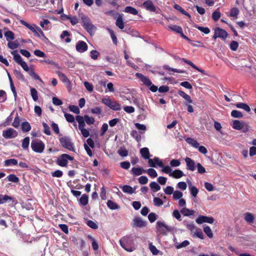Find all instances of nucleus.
Here are the masks:
<instances>
[{
  "label": "nucleus",
  "instance_id": "f257e3e1",
  "mask_svg": "<svg viewBox=\"0 0 256 256\" xmlns=\"http://www.w3.org/2000/svg\"><path fill=\"white\" fill-rule=\"evenodd\" d=\"M121 246L126 250L132 252L135 250L134 244L132 236H126L120 240Z\"/></svg>",
  "mask_w": 256,
  "mask_h": 256
},
{
  "label": "nucleus",
  "instance_id": "f03ea898",
  "mask_svg": "<svg viewBox=\"0 0 256 256\" xmlns=\"http://www.w3.org/2000/svg\"><path fill=\"white\" fill-rule=\"evenodd\" d=\"M82 26L90 34H94L96 30V27L93 25L90 20L86 16L83 15L81 17Z\"/></svg>",
  "mask_w": 256,
  "mask_h": 256
},
{
  "label": "nucleus",
  "instance_id": "7ed1b4c3",
  "mask_svg": "<svg viewBox=\"0 0 256 256\" xmlns=\"http://www.w3.org/2000/svg\"><path fill=\"white\" fill-rule=\"evenodd\" d=\"M232 126L235 130H242L244 132H247L250 129V126L242 120H234Z\"/></svg>",
  "mask_w": 256,
  "mask_h": 256
},
{
  "label": "nucleus",
  "instance_id": "20e7f679",
  "mask_svg": "<svg viewBox=\"0 0 256 256\" xmlns=\"http://www.w3.org/2000/svg\"><path fill=\"white\" fill-rule=\"evenodd\" d=\"M12 54L14 56V60L18 64H20L22 68L26 72L29 71V68L26 63L24 62L21 56L18 54L16 50H14L11 52Z\"/></svg>",
  "mask_w": 256,
  "mask_h": 256
},
{
  "label": "nucleus",
  "instance_id": "39448f33",
  "mask_svg": "<svg viewBox=\"0 0 256 256\" xmlns=\"http://www.w3.org/2000/svg\"><path fill=\"white\" fill-rule=\"evenodd\" d=\"M102 102L104 104L114 110H121V106L116 101L112 100L108 98H104Z\"/></svg>",
  "mask_w": 256,
  "mask_h": 256
},
{
  "label": "nucleus",
  "instance_id": "423d86ee",
  "mask_svg": "<svg viewBox=\"0 0 256 256\" xmlns=\"http://www.w3.org/2000/svg\"><path fill=\"white\" fill-rule=\"evenodd\" d=\"M31 148L34 152L42 153L44 149L45 145L42 140H32Z\"/></svg>",
  "mask_w": 256,
  "mask_h": 256
},
{
  "label": "nucleus",
  "instance_id": "0eeeda50",
  "mask_svg": "<svg viewBox=\"0 0 256 256\" xmlns=\"http://www.w3.org/2000/svg\"><path fill=\"white\" fill-rule=\"evenodd\" d=\"M62 146L70 150L74 151V146L71 139L68 136H64L60 138Z\"/></svg>",
  "mask_w": 256,
  "mask_h": 256
},
{
  "label": "nucleus",
  "instance_id": "6e6552de",
  "mask_svg": "<svg viewBox=\"0 0 256 256\" xmlns=\"http://www.w3.org/2000/svg\"><path fill=\"white\" fill-rule=\"evenodd\" d=\"M74 158L67 154H62L57 160L56 164L61 166H66L68 163V160H73Z\"/></svg>",
  "mask_w": 256,
  "mask_h": 256
},
{
  "label": "nucleus",
  "instance_id": "1a4fd4ad",
  "mask_svg": "<svg viewBox=\"0 0 256 256\" xmlns=\"http://www.w3.org/2000/svg\"><path fill=\"white\" fill-rule=\"evenodd\" d=\"M156 228L160 234H166L168 232H170L172 230L170 226L160 221L156 222Z\"/></svg>",
  "mask_w": 256,
  "mask_h": 256
},
{
  "label": "nucleus",
  "instance_id": "9d476101",
  "mask_svg": "<svg viewBox=\"0 0 256 256\" xmlns=\"http://www.w3.org/2000/svg\"><path fill=\"white\" fill-rule=\"evenodd\" d=\"M18 136V132L12 128H9L2 132V136L6 139L16 138Z\"/></svg>",
  "mask_w": 256,
  "mask_h": 256
},
{
  "label": "nucleus",
  "instance_id": "9b49d317",
  "mask_svg": "<svg viewBox=\"0 0 256 256\" xmlns=\"http://www.w3.org/2000/svg\"><path fill=\"white\" fill-rule=\"evenodd\" d=\"M142 6L144 7L147 10L152 12H156L158 13V12L156 11V6L153 4L152 0H148L144 2Z\"/></svg>",
  "mask_w": 256,
  "mask_h": 256
},
{
  "label": "nucleus",
  "instance_id": "f8f14e48",
  "mask_svg": "<svg viewBox=\"0 0 256 256\" xmlns=\"http://www.w3.org/2000/svg\"><path fill=\"white\" fill-rule=\"evenodd\" d=\"M198 224H202L204 222L212 224L214 222V219L212 217H208L204 216H200L196 220Z\"/></svg>",
  "mask_w": 256,
  "mask_h": 256
},
{
  "label": "nucleus",
  "instance_id": "ddd939ff",
  "mask_svg": "<svg viewBox=\"0 0 256 256\" xmlns=\"http://www.w3.org/2000/svg\"><path fill=\"white\" fill-rule=\"evenodd\" d=\"M76 48L78 52L82 53L88 50V45L84 42L79 40L76 44Z\"/></svg>",
  "mask_w": 256,
  "mask_h": 256
},
{
  "label": "nucleus",
  "instance_id": "4468645a",
  "mask_svg": "<svg viewBox=\"0 0 256 256\" xmlns=\"http://www.w3.org/2000/svg\"><path fill=\"white\" fill-rule=\"evenodd\" d=\"M186 165V169L190 171H194L195 170L196 163L192 158L186 157L184 159Z\"/></svg>",
  "mask_w": 256,
  "mask_h": 256
},
{
  "label": "nucleus",
  "instance_id": "2eb2a0df",
  "mask_svg": "<svg viewBox=\"0 0 256 256\" xmlns=\"http://www.w3.org/2000/svg\"><path fill=\"white\" fill-rule=\"evenodd\" d=\"M136 76L139 78L146 86H149L152 84L151 80L148 77L142 75V74L136 73Z\"/></svg>",
  "mask_w": 256,
  "mask_h": 256
},
{
  "label": "nucleus",
  "instance_id": "dca6fc26",
  "mask_svg": "<svg viewBox=\"0 0 256 256\" xmlns=\"http://www.w3.org/2000/svg\"><path fill=\"white\" fill-rule=\"evenodd\" d=\"M146 222L142 220L140 218H136L133 220V226L142 228L146 226Z\"/></svg>",
  "mask_w": 256,
  "mask_h": 256
},
{
  "label": "nucleus",
  "instance_id": "f3484780",
  "mask_svg": "<svg viewBox=\"0 0 256 256\" xmlns=\"http://www.w3.org/2000/svg\"><path fill=\"white\" fill-rule=\"evenodd\" d=\"M214 30L219 38L225 40L228 37V32L225 30L220 28H216Z\"/></svg>",
  "mask_w": 256,
  "mask_h": 256
},
{
  "label": "nucleus",
  "instance_id": "a211bd4d",
  "mask_svg": "<svg viewBox=\"0 0 256 256\" xmlns=\"http://www.w3.org/2000/svg\"><path fill=\"white\" fill-rule=\"evenodd\" d=\"M176 238L174 237L173 240L174 242L175 247L177 249H180V248H185L190 244V242L187 240H184L182 243H178V242H177L176 241Z\"/></svg>",
  "mask_w": 256,
  "mask_h": 256
},
{
  "label": "nucleus",
  "instance_id": "6ab92c4d",
  "mask_svg": "<svg viewBox=\"0 0 256 256\" xmlns=\"http://www.w3.org/2000/svg\"><path fill=\"white\" fill-rule=\"evenodd\" d=\"M20 22L22 24L26 26L33 33H34V32H36V30H38L37 28L38 26L34 24H30L24 20H20Z\"/></svg>",
  "mask_w": 256,
  "mask_h": 256
},
{
  "label": "nucleus",
  "instance_id": "aec40b11",
  "mask_svg": "<svg viewBox=\"0 0 256 256\" xmlns=\"http://www.w3.org/2000/svg\"><path fill=\"white\" fill-rule=\"evenodd\" d=\"M236 106L238 108L246 112H250L251 110L250 106L245 103L238 102L236 104Z\"/></svg>",
  "mask_w": 256,
  "mask_h": 256
},
{
  "label": "nucleus",
  "instance_id": "412c9836",
  "mask_svg": "<svg viewBox=\"0 0 256 256\" xmlns=\"http://www.w3.org/2000/svg\"><path fill=\"white\" fill-rule=\"evenodd\" d=\"M131 170L134 176H140L143 173L146 172V170L142 168H133Z\"/></svg>",
  "mask_w": 256,
  "mask_h": 256
},
{
  "label": "nucleus",
  "instance_id": "4be33fe9",
  "mask_svg": "<svg viewBox=\"0 0 256 256\" xmlns=\"http://www.w3.org/2000/svg\"><path fill=\"white\" fill-rule=\"evenodd\" d=\"M184 176V172L180 170H176L170 174V176L175 178H180Z\"/></svg>",
  "mask_w": 256,
  "mask_h": 256
},
{
  "label": "nucleus",
  "instance_id": "5701e85b",
  "mask_svg": "<svg viewBox=\"0 0 256 256\" xmlns=\"http://www.w3.org/2000/svg\"><path fill=\"white\" fill-rule=\"evenodd\" d=\"M140 153L142 156L146 160L148 159L150 157V153L148 148H143L140 150Z\"/></svg>",
  "mask_w": 256,
  "mask_h": 256
},
{
  "label": "nucleus",
  "instance_id": "b1692460",
  "mask_svg": "<svg viewBox=\"0 0 256 256\" xmlns=\"http://www.w3.org/2000/svg\"><path fill=\"white\" fill-rule=\"evenodd\" d=\"M186 142L192 147L196 148L198 147L199 143L194 139L191 138H187L185 139Z\"/></svg>",
  "mask_w": 256,
  "mask_h": 256
},
{
  "label": "nucleus",
  "instance_id": "393cba45",
  "mask_svg": "<svg viewBox=\"0 0 256 256\" xmlns=\"http://www.w3.org/2000/svg\"><path fill=\"white\" fill-rule=\"evenodd\" d=\"M38 30H36V32H34V34L35 36L40 38L42 40H47V38L45 36L42 30L38 26L37 27Z\"/></svg>",
  "mask_w": 256,
  "mask_h": 256
},
{
  "label": "nucleus",
  "instance_id": "a878e982",
  "mask_svg": "<svg viewBox=\"0 0 256 256\" xmlns=\"http://www.w3.org/2000/svg\"><path fill=\"white\" fill-rule=\"evenodd\" d=\"M168 28L172 31L176 32L178 34H182V29L180 26L171 24L168 26Z\"/></svg>",
  "mask_w": 256,
  "mask_h": 256
},
{
  "label": "nucleus",
  "instance_id": "bb28decb",
  "mask_svg": "<svg viewBox=\"0 0 256 256\" xmlns=\"http://www.w3.org/2000/svg\"><path fill=\"white\" fill-rule=\"evenodd\" d=\"M18 164V162L16 159L10 158L6 160L4 162V165L6 166H16Z\"/></svg>",
  "mask_w": 256,
  "mask_h": 256
},
{
  "label": "nucleus",
  "instance_id": "cd10ccee",
  "mask_svg": "<svg viewBox=\"0 0 256 256\" xmlns=\"http://www.w3.org/2000/svg\"><path fill=\"white\" fill-rule=\"evenodd\" d=\"M116 25L121 30L124 28V22L123 21V18L122 16L120 14L118 16L116 20Z\"/></svg>",
  "mask_w": 256,
  "mask_h": 256
},
{
  "label": "nucleus",
  "instance_id": "c85d7f7f",
  "mask_svg": "<svg viewBox=\"0 0 256 256\" xmlns=\"http://www.w3.org/2000/svg\"><path fill=\"white\" fill-rule=\"evenodd\" d=\"M140 134H141L140 132H138L136 130H132L130 133L132 136L138 142H140L142 140Z\"/></svg>",
  "mask_w": 256,
  "mask_h": 256
},
{
  "label": "nucleus",
  "instance_id": "c756f323",
  "mask_svg": "<svg viewBox=\"0 0 256 256\" xmlns=\"http://www.w3.org/2000/svg\"><path fill=\"white\" fill-rule=\"evenodd\" d=\"M124 12L134 15H136L138 14V11L135 8L130 6H126L124 8Z\"/></svg>",
  "mask_w": 256,
  "mask_h": 256
},
{
  "label": "nucleus",
  "instance_id": "7c9ffc66",
  "mask_svg": "<svg viewBox=\"0 0 256 256\" xmlns=\"http://www.w3.org/2000/svg\"><path fill=\"white\" fill-rule=\"evenodd\" d=\"M12 197L7 195L0 194V204L6 202L8 201L12 200Z\"/></svg>",
  "mask_w": 256,
  "mask_h": 256
},
{
  "label": "nucleus",
  "instance_id": "2f4dec72",
  "mask_svg": "<svg viewBox=\"0 0 256 256\" xmlns=\"http://www.w3.org/2000/svg\"><path fill=\"white\" fill-rule=\"evenodd\" d=\"M56 74L58 76L60 79L64 83L68 84L70 82L67 76L62 72H56Z\"/></svg>",
  "mask_w": 256,
  "mask_h": 256
},
{
  "label": "nucleus",
  "instance_id": "473e14b6",
  "mask_svg": "<svg viewBox=\"0 0 256 256\" xmlns=\"http://www.w3.org/2000/svg\"><path fill=\"white\" fill-rule=\"evenodd\" d=\"M180 212L183 214L184 216H190L193 215L194 213V211L193 210H190L186 208H183Z\"/></svg>",
  "mask_w": 256,
  "mask_h": 256
},
{
  "label": "nucleus",
  "instance_id": "72a5a7b5",
  "mask_svg": "<svg viewBox=\"0 0 256 256\" xmlns=\"http://www.w3.org/2000/svg\"><path fill=\"white\" fill-rule=\"evenodd\" d=\"M174 8L176 10L180 12L182 14L188 16L190 18V14L188 12H186L184 10L180 5L178 4H175L174 6Z\"/></svg>",
  "mask_w": 256,
  "mask_h": 256
},
{
  "label": "nucleus",
  "instance_id": "f704fd0d",
  "mask_svg": "<svg viewBox=\"0 0 256 256\" xmlns=\"http://www.w3.org/2000/svg\"><path fill=\"white\" fill-rule=\"evenodd\" d=\"M106 204L110 210H114L119 208L118 205L111 200H108Z\"/></svg>",
  "mask_w": 256,
  "mask_h": 256
},
{
  "label": "nucleus",
  "instance_id": "c9c22d12",
  "mask_svg": "<svg viewBox=\"0 0 256 256\" xmlns=\"http://www.w3.org/2000/svg\"><path fill=\"white\" fill-rule=\"evenodd\" d=\"M239 12L240 11L238 8H233L230 10V16L233 18L234 19H236L238 18Z\"/></svg>",
  "mask_w": 256,
  "mask_h": 256
},
{
  "label": "nucleus",
  "instance_id": "e433bc0d",
  "mask_svg": "<svg viewBox=\"0 0 256 256\" xmlns=\"http://www.w3.org/2000/svg\"><path fill=\"white\" fill-rule=\"evenodd\" d=\"M178 94L181 97L183 98L189 103L192 102V100H191L190 96L189 95H188V94H186L184 92L182 91V90H179L178 92Z\"/></svg>",
  "mask_w": 256,
  "mask_h": 256
},
{
  "label": "nucleus",
  "instance_id": "4c0bfd02",
  "mask_svg": "<svg viewBox=\"0 0 256 256\" xmlns=\"http://www.w3.org/2000/svg\"><path fill=\"white\" fill-rule=\"evenodd\" d=\"M244 218L246 221L249 223H252L254 220V216L250 212H246L244 214Z\"/></svg>",
  "mask_w": 256,
  "mask_h": 256
},
{
  "label": "nucleus",
  "instance_id": "58836bf2",
  "mask_svg": "<svg viewBox=\"0 0 256 256\" xmlns=\"http://www.w3.org/2000/svg\"><path fill=\"white\" fill-rule=\"evenodd\" d=\"M31 129V126L30 124L27 122H25L22 123V130L24 132H28Z\"/></svg>",
  "mask_w": 256,
  "mask_h": 256
},
{
  "label": "nucleus",
  "instance_id": "ea45409f",
  "mask_svg": "<svg viewBox=\"0 0 256 256\" xmlns=\"http://www.w3.org/2000/svg\"><path fill=\"white\" fill-rule=\"evenodd\" d=\"M4 36L8 42L13 40L14 38V34L10 30L6 32H4Z\"/></svg>",
  "mask_w": 256,
  "mask_h": 256
},
{
  "label": "nucleus",
  "instance_id": "a19ab883",
  "mask_svg": "<svg viewBox=\"0 0 256 256\" xmlns=\"http://www.w3.org/2000/svg\"><path fill=\"white\" fill-rule=\"evenodd\" d=\"M7 180L10 182L18 183L19 182V178L14 174H10L6 177Z\"/></svg>",
  "mask_w": 256,
  "mask_h": 256
},
{
  "label": "nucleus",
  "instance_id": "79ce46f5",
  "mask_svg": "<svg viewBox=\"0 0 256 256\" xmlns=\"http://www.w3.org/2000/svg\"><path fill=\"white\" fill-rule=\"evenodd\" d=\"M146 170V173H147L149 175V176L152 178H156L158 176V174L156 170L152 168H148V170Z\"/></svg>",
  "mask_w": 256,
  "mask_h": 256
},
{
  "label": "nucleus",
  "instance_id": "37998d69",
  "mask_svg": "<svg viewBox=\"0 0 256 256\" xmlns=\"http://www.w3.org/2000/svg\"><path fill=\"white\" fill-rule=\"evenodd\" d=\"M20 44L17 40L14 42L9 41L8 43V46L11 50H14L19 46Z\"/></svg>",
  "mask_w": 256,
  "mask_h": 256
},
{
  "label": "nucleus",
  "instance_id": "c03bdc74",
  "mask_svg": "<svg viewBox=\"0 0 256 256\" xmlns=\"http://www.w3.org/2000/svg\"><path fill=\"white\" fill-rule=\"evenodd\" d=\"M134 126L140 132L141 134H143L145 132V131L146 130V126L142 124H140L139 123L134 124Z\"/></svg>",
  "mask_w": 256,
  "mask_h": 256
},
{
  "label": "nucleus",
  "instance_id": "a18cd8bd",
  "mask_svg": "<svg viewBox=\"0 0 256 256\" xmlns=\"http://www.w3.org/2000/svg\"><path fill=\"white\" fill-rule=\"evenodd\" d=\"M76 120L78 123V128L79 127H84L85 123H84V117H82L80 116H76Z\"/></svg>",
  "mask_w": 256,
  "mask_h": 256
},
{
  "label": "nucleus",
  "instance_id": "49530a36",
  "mask_svg": "<svg viewBox=\"0 0 256 256\" xmlns=\"http://www.w3.org/2000/svg\"><path fill=\"white\" fill-rule=\"evenodd\" d=\"M122 191L125 193H128L130 194H132L134 192V190L133 188L128 185H126L122 186Z\"/></svg>",
  "mask_w": 256,
  "mask_h": 256
},
{
  "label": "nucleus",
  "instance_id": "de8ad7c7",
  "mask_svg": "<svg viewBox=\"0 0 256 256\" xmlns=\"http://www.w3.org/2000/svg\"><path fill=\"white\" fill-rule=\"evenodd\" d=\"M150 188L154 192H156L160 190V186L155 182H152L150 184Z\"/></svg>",
  "mask_w": 256,
  "mask_h": 256
},
{
  "label": "nucleus",
  "instance_id": "09e8293b",
  "mask_svg": "<svg viewBox=\"0 0 256 256\" xmlns=\"http://www.w3.org/2000/svg\"><path fill=\"white\" fill-rule=\"evenodd\" d=\"M153 204L155 206L160 207L164 204V202L161 198L154 197L153 200Z\"/></svg>",
  "mask_w": 256,
  "mask_h": 256
},
{
  "label": "nucleus",
  "instance_id": "8fccbe9b",
  "mask_svg": "<svg viewBox=\"0 0 256 256\" xmlns=\"http://www.w3.org/2000/svg\"><path fill=\"white\" fill-rule=\"evenodd\" d=\"M88 196L86 194H83L80 199V203L83 206H86L88 203Z\"/></svg>",
  "mask_w": 256,
  "mask_h": 256
},
{
  "label": "nucleus",
  "instance_id": "3c124183",
  "mask_svg": "<svg viewBox=\"0 0 256 256\" xmlns=\"http://www.w3.org/2000/svg\"><path fill=\"white\" fill-rule=\"evenodd\" d=\"M204 231L208 238H212L213 234L209 226H204Z\"/></svg>",
  "mask_w": 256,
  "mask_h": 256
},
{
  "label": "nucleus",
  "instance_id": "603ef678",
  "mask_svg": "<svg viewBox=\"0 0 256 256\" xmlns=\"http://www.w3.org/2000/svg\"><path fill=\"white\" fill-rule=\"evenodd\" d=\"M30 94L33 99V100L35 102L37 101L38 100V92L34 88H30Z\"/></svg>",
  "mask_w": 256,
  "mask_h": 256
},
{
  "label": "nucleus",
  "instance_id": "864d4df0",
  "mask_svg": "<svg viewBox=\"0 0 256 256\" xmlns=\"http://www.w3.org/2000/svg\"><path fill=\"white\" fill-rule=\"evenodd\" d=\"M221 14L218 9L215 10L212 14V18L214 21L218 20L220 18Z\"/></svg>",
  "mask_w": 256,
  "mask_h": 256
},
{
  "label": "nucleus",
  "instance_id": "5fc2aeb1",
  "mask_svg": "<svg viewBox=\"0 0 256 256\" xmlns=\"http://www.w3.org/2000/svg\"><path fill=\"white\" fill-rule=\"evenodd\" d=\"M194 27L204 32V34H208L210 32V30L208 27H202L196 24L194 26Z\"/></svg>",
  "mask_w": 256,
  "mask_h": 256
},
{
  "label": "nucleus",
  "instance_id": "6e6d98bb",
  "mask_svg": "<svg viewBox=\"0 0 256 256\" xmlns=\"http://www.w3.org/2000/svg\"><path fill=\"white\" fill-rule=\"evenodd\" d=\"M189 188L190 192V194L193 196L194 197H196L198 190V189L195 186H190Z\"/></svg>",
  "mask_w": 256,
  "mask_h": 256
},
{
  "label": "nucleus",
  "instance_id": "4d7b16f0",
  "mask_svg": "<svg viewBox=\"0 0 256 256\" xmlns=\"http://www.w3.org/2000/svg\"><path fill=\"white\" fill-rule=\"evenodd\" d=\"M30 144V138L28 137H26L23 139L22 142V147L24 149L26 150L28 148Z\"/></svg>",
  "mask_w": 256,
  "mask_h": 256
},
{
  "label": "nucleus",
  "instance_id": "13d9d810",
  "mask_svg": "<svg viewBox=\"0 0 256 256\" xmlns=\"http://www.w3.org/2000/svg\"><path fill=\"white\" fill-rule=\"evenodd\" d=\"M161 168H162V171L165 174H168L170 176V174H172V172L171 168L168 166H164V165L163 166H162Z\"/></svg>",
  "mask_w": 256,
  "mask_h": 256
},
{
  "label": "nucleus",
  "instance_id": "bf43d9fd",
  "mask_svg": "<svg viewBox=\"0 0 256 256\" xmlns=\"http://www.w3.org/2000/svg\"><path fill=\"white\" fill-rule=\"evenodd\" d=\"M108 30L110 35V36H111V38L112 40V42H113L115 44H116L117 43H118V40H117V38H116V36L114 33V32L110 29V28H108Z\"/></svg>",
  "mask_w": 256,
  "mask_h": 256
},
{
  "label": "nucleus",
  "instance_id": "052dcab7",
  "mask_svg": "<svg viewBox=\"0 0 256 256\" xmlns=\"http://www.w3.org/2000/svg\"><path fill=\"white\" fill-rule=\"evenodd\" d=\"M182 196L183 194L179 190H176L174 192L172 197L174 200H177L180 199Z\"/></svg>",
  "mask_w": 256,
  "mask_h": 256
},
{
  "label": "nucleus",
  "instance_id": "680f3d73",
  "mask_svg": "<svg viewBox=\"0 0 256 256\" xmlns=\"http://www.w3.org/2000/svg\"><path fill=\"white\" fill-rule=\"evenodd\" d=\"M100 54L96 50H92L90 52V56L92 59L96 60L98 59Z\"/></svg>",
  "mask_w": 256,
  "mask_h": 256
},
{
  "label": "nucleus",
  "instance_id": "e2e57ef3",
  "mask_svg": "<svg viewBox=\"0 0 256 256\" xmlns=\"http://www.w3.org/2000/svg\"><path fill=\"white\" fill-rule=\"evenodd\" d=\"M164 191L166 194L170 195L174 193V189L171 186H167L164 189Z\"/></svg>",
  "mask_w": 256,
  "mask_h": 256
},
{
  "label": "nucleus",
  "instance_id": "0e129e2a",
  "mask_svg": "<svg viewBox=\"0 0 256 256\" xmlns=\"http://www.w3.org/2000/svg\"><path fill=\"white\" fill-rule=\"evenodd\" d=\"M84 121L88 124H92L94 122V119L92 117H90L88 115L84 116Z\"/></svg>",
  "mask_w": 256,
  "mask_h": 256
},
{
  "label": "nucleus",
  "instance_id": "69168bd1",
  "mask_svg": "<svg viewBox=\"0 0 256 256\" xmlns=\"http://www.w3.org/2000/svg\"><path fill=\"white\" fill-rule=\"evenodd\" d=\"M79 130H80V132L84 138H88L90 135L89 131L84 128V127H79Z\"/></svg>",
  "mask_w": 256,
  "mask_h": 256
},
{
  "label": "nucleus",
  "instance_id": "338daca9",
  "mask_svg": "<svg viewBox=\"0 0 256 256\" xmlns=\"http://www.w3.org/2000/svg\"><path fill=\"white\" fill-rule=\"evenodd\" d=\"M20 118L18 117V114H16V116L14 118V121L12 124V126L14 127L17 128L20 126Z\"/></svg>",
  "mask_w": 256,
  "mask_h": 256
},
{
  "label": "nucleus",
  "instance_id": "774afa93",
  "mask_svg": "<svg viewBox=\"0 0 256 256\" xmlns=\"http://www.w3.org/2000/svg\"><path fill=\"white\" fill-rule=\"evenodd\" d=\"M118 154L122 157H126L128 155V151L124 148H120L118 150Z\"/></svg>",
  "mask_w": 256,
  "mask_h": 256
}]
</instances>
